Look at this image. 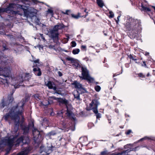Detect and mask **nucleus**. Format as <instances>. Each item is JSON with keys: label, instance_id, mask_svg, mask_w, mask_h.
Wrapping results in <instances>:
<instances>
[{"label": "nucleus", "instance_id": "nucleus-1", "mask_svg": "<svg viewBox=\"0 0 155 155\" xmlns=\"http://www.w3.org/2000/svg\"><path fill=\"white\" fill-rule=\"evenodd\" d=\"M1 64L3 66L0 67V81L4 84H6L8 85L11 84L16 89L21 85L23 78L24 80L28 81L31 78V76L29 74H25L22 76L15 77L11 74L10 68L6 67V62L2 61Z\"/></svg>", "mask_w": 155, "mask_h": 155}, {"label": "nucleus", "instance_id": "nucleus-2", "mask_svg": "<svg viewBox=\"0 0 155 155\" xmlns=\"http://www.w3.org/2000/svg\"><path fill=\"white\" fill-rule=\"evenodd\" d=\"M23 6L18 4L10 3L6 8H0V15L2 12H5L10 14L9 16L14 17L17 15H24L25 16L32 18L35 17L37 10L33 8H31L30 11L23 8Z\"/></svg>", "mask_w": 155, "mask_h": 155}, {"label": "nucleus", "instance_id": "nucleus-3", "mask_svg": "<svg viewBox=\"0 0 155 155\" xmlns=\"http://www.w3.org/2000/svg\"><path fill=\"white\" fill-rule=\"evenodd\" d=\"M25 103L24 101H22L19 102L16 107H13L8 114H7L4 117L5 120L9 122L10 124L12 120L15 123V132L17 131L19 125L20 120L19 116L22 117V113L23 112V106Z\"/></svg>", "mask_w": 155, "mask_h": 155}, {"label": "nucleus", "instance_id": "nucleus-4", "mask_svg": "<svg viewBox=\"0 0 155 155\" xmlns=\"http://www.w3.org/2000/svg\"><path fill=\"white\" fill-rule=\"evenodd\" d=\"M16 137L13 136H11L2 138L0 141V150H2L5 146H7L8 148L6 150L7 152L5 154L7 155L9 153L14 144L17 146L21 142L23 143H26L29 142V138L27 137L22 136L17 140Z\"/></svg>", "mask_w": 155, "mask_h": 155}, {"label": "nucleus", "instance_id": "nucleus-5", "mask_svg": "<svg viewBox=\"0 0 155 155\" xmlns=\"http://www.w3.org/2000/svg\"><path fill=\"white\" fill-rule=\"evenodd\" d=\"M16 137L13 136H11L2 138L0 141V150H2L5 146H7L8 148L6 150L7 152L5 154L7 155L9 153L14 144L17 146L21 142L23 143H26L29 142V138L27 137L22 136L17 140Z\"/></svg>", "mask_w": 155, "mask_h": 155}, {"label": "nucleus", "instance_id": "nucleus-6", "mask_svg": "<svg viewBox=\"0 0 155 155\" xmlns=\"http://www.w3.org/2000/svg\"><path fill=\"white\" fill-rule=\"evenodd\" d=\"M125 26L128 31H131L129 37L131 39L137 38L138 31L141 29L140 20L129 18L127 19Z\"/></svg>", "mask_w": 155, "mask_h": 155}, {"label": "nucleus", "instance_id": "nucleus-7", "mask_svg": "<svg viewBox=\"0 0 155 155\" xmlns=\"http://www.w3.org/2000/svg\"><path fill=\"white\" fill-rule=\"evenodd\" d=\"M64 28L62 24H58L55 25L53 29L50 30L49 34L51 37L54 40H58L59 33L58 31Z\"/></svg>", "mask_w": 155, "mask_h": 155}, {"label": "nucleus", "instance_id": "nucleus-8", "mask_svg": "<svg viewBox=\"0 0 155 155\" xmlns=\"http://www.w3.org/2000/svg\"><path fill=\"white\" fill-rule=\"evenodd\" d=\"M99 104L98 101L96 100H93L90 104V108L89 110H92L96 114L97 118L101 117L100 114L98 113L97 107L98 105Z\"/></svg>", "mask_w": 155, "mask_h": 155}, {"label": "nucleus", "instance_id": "nucleus-9", "mask_svg": "<svg viewBox=\"0 0 155 155\" xmlns=\"http://www.w3.org/2000/svg\"><path fill=\"white\" fill-rule=\"evenodd\" d=\"M82 76L80 78L82 80H86L89 82H92L94 81V78L91 77L89 74V71L87 69L84 67H81Z\"/></svg>", "mask_w": 155, "mask_h": 155}, {"label": "nucleus", "instance_id": "nucleus-10", "mask_svg": "<svg viewBox=\"0 0 155 155\" xmlns=\"http://www.w3.org/2000/svg\"><path fill=\"white\" fill-rule=\"evenodd\" d=\"M140 10L145 14H148L150 17L151 16V15L153 14V12L151 11L150 9L145 5L143 3H142L141 4Z\"/></svg>", "mask_w": 155, "mask_h": 155}, {"label": "nucleus", "instance_id": "nucleus-11", "mask_svg": "<svg viewBox=\"0 0 155 155\" xmlns=\"http://www.w3.org/2000/svg\"><path fill=\"white\" fill-rule=\"evenodd\" d=\"M34 66L37 67L36 68H35L33 69V71L35 74L38 76H40L41 75V72L40 69L38 68V67L40 65V64L39 62V60L37 59L34 61Z\"/></svg>", "mask_w": 155, "mask_h": 155}, {"label": "nucleus", "instance_id": "nucleus-12", "mask_svg": "<svg viewBox=\"0 0 155 155\" xmlns=\"http://www.w3.org/2000/svg\"><path fill=\"white\" fill-rule=\"evenodd\" d=\"M66 107L67 109V111L66 113L67 116L73 122V124H74L75 121L76 120L75 115L72 113L71 110L68 109V107L66 106Z\"/></svg>", "mask_w": 155, "mask_h": 155}, {"label": "nucleus", "instance_id": "nucleus-13", "mask_svg": "<svg viewBox=\"0 0 155 155\" xmlns=\"http://www.w3.org/2000/svg\"><path fill=\"white\" fill-rule=\"evenodd\" d=\"M73 84L74 85L75 88L77 89L76 90L79 91L81 94L86 91V90L83 87L82 85L77 81H74Z\"/></svg>", "mask_w": 155, "mask_h": 155}, {"label": "nucleus", "instance_id": "nucleus-14", "mask_svg": "<svg viewBox=\"0 0 155 155\" xmlns=\"http://www.w3.org/2000/svg\"><path fill=\"white\" fill-rule=\"evenodd\" d=\"M65 59L66 60L70 61L72 63H73V65L74 67L78 68L80 67V65L76 59L69 56L66 57Z\"/></svg>", "mask_w": 155, "mask_h": 155}, {"label": "nucleus", "instance_id": "nucleus-15", "mask_svg": "<svg viewBox=\"0 0 155 155\" xmlns=\"http://www.w3.org/2000/svg\"><path fill=\"white\" fill-rule=\"evenodd\" d=\"M32 149V147H28L23 149L17 155H28L30 153Z\"/></svg>", "mask_w": 155, "mask_h": 155}, {"label": "nucleus", "instance_id": "nucleus-16", "mask_svg": "<svg viewBox=\"0 0 155 155\" xmlns=\"http://www.w3.org/2000/svg\"><path fill=\"white\" fill-rule=\"evenodd\" d=\"M45 84L49 89H52L54 91L56 90V87L54 82L50 81L45 82Z\"/></svg>", "mask_w": 155, "mask_h": 155}, {"label": "nucleus", "instance_id": "nucleus-17", "mask_svg": "<svg viewBox=\"0 0 155 155\" xmlns=\"http://www.w3.org/2000/svg\"><path fill=\"white\" fill-rule=\"evenodd\" d=\"M87 9H85L84 10V12L86 13V14L84 15H81L80 13H78V15H75L73 14H71L72 17L78 19L79 17L85 18L88 15V12H86Z\"/></svg>", "mask_w": 155, "mask_h": 155}, {"label": "nucleus", "instance_id": "nucleus-18", "mask_svg": "<svg viewBox=\"0 0 155 155\" xmlns=\"http://www.w3.org/2000/svg\"><path fill=\"white\" fill-rule=\"evenodd\" d=\"M74 98L76 99L77 100H81L80 97V94H81L79 91H74L73 93Z\"/></svg>", "mask_w": 155, "mask_h": 155}, {"label": "nucleus", "instance_id": "nucleus-19", "mask_svg": "<svg viewBox=\"0 0 155 155\" xmlns=\"http://www.w3.org/2000/svg\"><path fill=\"white\" fill-rule=\"evenodd\" d=\"M33 134L34 137L36 138L38 137L40 134L39 131L37 129L34 128L33 130Z\"/></svg>", "mask_w": 155, "mask_h": 155}, {"label": "nucleus", "instance_id": "nucleus-20", "mask_svg": "<svg viewBox=\"0 0 155 155\" xmlns=\"http://www.w3.org/2000/svg\"><path fill=\"white\" fill-rule=\"evenodd\" d=\"M21 127L22 129L24 130V134H26L28 132L29 130L28 127L25 125H21Z\"/></svg>", "mask_w": 155, "mask_h": 155}, {"label": "nucleus", "instance_id": "nucleus-21", "mask_svg": "<svg viewBox=\"0 0 155 155\" xmlns=\"http://www.w3.org/2000/svg\"><path fill=\"white\" fill-rule=\"evenodd\" d=\"M67 38H64L62 40L61 42L63 44H66L67 43L69 40V37L68 35H66Z\"/></svg>", "mask_w": 155, "mask_h": 155}, {"label": "nucleus", "instance_id": "nucleus-22", "mask_svg": "<svg viewBox=\"0 0 155 155\" xmlns=\"http://www.w3.org/2000/svg\"><path fill=\"white\" fill-rule=\"evenodd\" d=\"M127 151H123L121 153H113L111 155H127Z\"/></svg>", "mask_w": 155, "mask_h": 155}, {"label": "nucleus", "instance_id": "nucleus-23", "mask_svg": "<svg viewBox=\"0 0 155 155\" xmlns=\"http://www.w3.org/2000/svg\"><path fill=\"white\" fill-rule=\"evenodd\" d=\"M97 2L98 5L101 8H102L104 5L103 2L102 0H97Z\"/></svg>", "mask_w": 155, "mask_h": 155}, {"label": "nucleus", "instance_id": "nucleus-24", "mask_svg": "<svg viewBox=\"0 0 155 155\" xmlns=\"http://www.w3.org/2000/svg\"><path fill=\"white\" fill-rule=\"evenodd\" d=\"M80 49L78 48L74 49L72 51V52L74 54H76L80 52Z\"/></svg>", "mask_w": 155, "mask_h": 155}, {"label": "nucleus", "instance_id": "nucleus-25", "mask_svg": "<svg viewBox=\"0 0 155 155\" xmlns=\"http://www.w3.org/2000/svg\"><path fill=\"white\" fill-rule=\"evenodd\" d=\"M56 134V133L54 131H51V132L48 133L46 136L49 137H50L52 135H54Z\"/></svg>", "mask_w": 155, "mask_h": 155}, {"label": "nucleus", "instance_id": "nucleus-26", "mask_svg": "<svg viewBox=\"0 0 155 155\" xmlns=\"http://www.w3.org/2000/svg\"><path fill=\"white\" fill-rule=\"evenodd\" d=\"M71 12V11L70 10H66L65 12H62V13L64 14H66L67 15H70Z\"/></svg>", "mask_w": 155, "mask_h": 155}, {"label": "nucleus", "instance_id": "nucleus-27", "mask_svg": "<svg viewBox=\"0 0 155 155\" xmlns=\"http://www.w3.org/2000/svg\"><path fill=\"white\" fill-rule=\"evenodd\" d=\"M7 104L4 101V100H2V101L0 104L1 107L2 108H3Z\"/></svg>", "mask_w": 155, "mask_h": 155}, {"label": "nucleus", "instance_id": "nucleus-28", "mask_svg": "<svg viewBox=\"0 0 155 155\" xmlns=\"http://www.w3.org/2000/svg\"><path fill=\"white\" fill-rule=\"evenodd\" d=\"M63 113V110L59 111L57 113V114L58 116H60L61 117H63L62 114Z\"/></svg>", "mask_w": 155, "mask_h": 155}, {"label": "nucleus", "instance_id": "nucleus-29", "mask_svg": "<svg viewBox=\"0 0 155 155\" xmlns=\"http://www.w3.org/2000/svg\"><path fill=\"white\" fill-rule=\"evenodd\" d=\"M101 87L98 85H97L95 87V90L97 92H99L101 90Z\"/></svg>", "mask_w": 155, "mask_h": 155}, {"label": "nucleus", "instance_id": "nucleus-30", "mask_svg": "<svg viewBox=\"0 0 155 155\" xmlns=\"http://www.w3.org/2000/svg\"><path fill=\"white\" fill-rule=\"evenodd\" d=\"M71 46L73 47H75L76 45V43L74 41H72L71 43Z\"/></svg>", "mask_w": 155, "mask_h": 155}, {"label": "nucleus", "instance_id": "nucleus-31", "mask_svg": "<svg viewBox=\"0 0 155 155\" xmlns=\"http://www.w3.org/2000/svg\"><path fill=\"white\" fill-rule=\"evenodd\" d=\"M109 17L111 18H112L114 17V14L113 13V12L111 11H110L109 12Z\"/></svg>", "mask_w": 155, "mask_h": 155}, {"label": "nucleus", "instance_id": "nucleus-32", "mask_svg": "<svg viewBox=\"0 0 155 155\" xmlns=\"http://www.w3.org/2000/svg\"><path fill=\"white\" fill-rule=\"evenodd\" d=\"M129 58L130 59H131L134 61H137V59L135 58L134 57L131 55H130V56H129Z\"/></svg>", "mask_w": 155, "mask_h": 155}, {"label": "nucleus", "instance_id": "nucleus-33", "mask_svg": "<svg viewBox=\"0 0 155 155\" xmlns=\"http://www.w3.org/2000/svg\"><path fill=\"white\" fill-rule=\"evenodd\" d=\"M48 13H50L51 15H53V11L51 9H48Z\"/></svg>", "mask_w": 155, "mask_h": 155}, {"label": "nucleus", "instance_id": "nucleus-34", "mask_svg": "<svg viewBox=\"0 0 155 155\" xmlns=\"http://www.w3.org/2000/svg\"><path fill=\"white\" fill-rule=\"evenodd\" d=\"M138 76L140 77H141L142 78H144L145 77V76L144 75H143V74L142 73H139L138 74Z\"/></svg>", "mask_w": 155, "mask_h": 155}, {"label": "nucleus", "instance_id": "nucleus-35", "mask_svg": "<svg viewBox=\"0 0 155 155\" xmlns=\"http://www.w3.org/2000/svg\"><path fill=\"white\" fill-rule=\"evenodd\" d=\"M34 97L37 100H38V99L39 100L40 99L39 98V96L38 94H37L35 95Z\"/></svg>", "mask_w": 155, "mask_h": 155}, {"label": "nucleus", "instance_id": "nucleus-36", "mask_svg": "<svg viewBox=\"0 0 155 155\" xmlns=\"http://www.w3.org/2000/svg\"><path fill=\"white\" fill-rule=\"evenodd\" d=\"M86 46L85 45H82L81 47V48L82 50H86Z\"/></svg>", "mask_w": 155, "mask_h": 155}, {"label": "nucleus", "instance_id": "nucleus-37", "mask_svg": "<svg viewBox=\"0 0 155 155\" xmlns=\"http://www.w3.org/2000/svg\"><path fill=\"white\" fill-rule=\"evenodd\" d=\"M93 126V124L91 123H89L88 124V126L90 128H91V126Z\"/></svg>", "mask_w": 155, "mask_h": 155}, {"label": "nucleus", "instance_id": "nucleus-38", "mask_svg": "<svg viewBox=\"0 0 155 155\" xmlns=\"http://www.w3.org/2000/svg\"><path fill=\"white\" fill-rule=\"evenodd\" d=\"M131 132V130H128L126 132V134L127 135H128Z\"/></svg>", "mask_w": 155, "mask_h": 155}, {"label": "nucleus", "instance_id": "nucleus-39", "mask_svg": "<svg viewBox=\"0 0 155 155\" xmlns=\"http://www.w3.org/2000/svg\"><path fill=\"white\" fill-rule=\"evenodd\" d=\"M58 74L60 77L62 75V74L61 71H58Z\"/></svg>", "mask_w": 155, "mask_h": 155}, {"label": "nucleus", "instance_id": "nucleus-40", "mask_svg": "<svg viewBox=\"0 0 155 155\" xmlns=\"http://www.w3.org/2000/svg\"><path fill=\"white\" fill-rule=\"evenodd\" d=\"M48 48L50 49H52L54 48V46L52 45H50L48 46Z\"/></svg>", "mask_w": 155, "mask_h": 155}, {"label": "nucleus", "instance_id": "nucleus-41", "mask_svg": "<svg viewBox=\"0 0 155 155\" xmlns=\"http://www.w3.org/2000/svg\"><path fill=\"white\" fill-rule=\"evenodd\" d=\"M40 36L41 37V38L43 39V40L44 41L45 40V38L43 37V34H40Z\"/></svg>", "mask_w": 155, "mask_h": 155}, {"label": "nucleus", "instance_id": "nucleus-42", "mask_svg": "<svg viewBox=\"0 0 155 155\" xmlns=\"http://www.w3.org/2000/svg\"><path fill=\"white\" fill-rule=\"evenodd\" d=\"M106 153V152L105 151H102L101 152V154L102 155H104Z\"/></svg>", "mask_w": 155, "mask_h": 155}, {"label": "nucleus", "instance_id": "nucleus-43", "mask_svg": "<svg viewBox=\"0 0 155 155\" xmlns=\"http://www.w3.org/2000/svg\"><path fill=\"white\" fill-rule=\"evenodd\" d=\"M147 139V137H145L143 138H142L141 139H140V140H145V139Z\"/></svg>", "mask_w": 155, "mask_h": 155}, {"label": "nucleus", "instance_id": "nucleus-44", "mask_svg": "<svg viewBox=\"0 0 155 155\" xmlns=\"http://www.w3.org/2000/svg\"><path fill=\"white\" fill-rule=\"evenodd\" d=\"M13 98L12 97H11L10 98V99L9 100V102H12L13 100Z\"/></svg>", "mask_w": 155, "mask_h": 155}, {"label": "nucleus", "instance_id": "nucleus-45", "mask_svg": "<svg viewBox=\"0 0 155 155\" xmlns=\"http://www.w3.org/2000/svg\"><path fill=\"white\" fill-rule=\"evenodd\" d=\"M32 1L35 4H37L38 2V1L36 0H32Z\"/></svg>", "mask_w": 155, "mask_h": 155}, {"label": "nucleus", "instance_id": "nucleus-46", "mask_svg": "<svg viewBox=\"0 0 155 155\" xmlns=\"http://www.w3.org/2000/svg\"><path fill=\"white\" fill-rule=\"evenodd\" d=\"M143 65H144L145 66H146V64L145 62L144 61H143Z\"/></svg>", "mask_w": 155, "mask_h": 155}, {"label": "nucleus", "instance_id": "nucleus-47", "mask_svg": "<svg viewBox=\"0 0 155 155\" xmlns=\"http://www.w3.org/2000/svg\"><path fill=\"white\" fill-rule=\"evenodd\" d=\"M115 112H117V113H118L119 112V110L118 109H116L115 110Z\"/></svg>", "mask_w": 155, "mask_h": 155}, {"label": "nucleus", "instance_id": "nucleus-48", "mask_svg": "<svg viewBox=\"0 0 155 155\" xmlns=\"http://www.w3.org/2000/svg\"><path fill=\"white\" fill-rule=\"evenodd\" d=\"M39 49H40L41 48L42 49L43 48V46H42L40 45L39 47Z\"/></svg>", "mask_w": 155, "mask_h": 155}, {"label": "nucleus", "instance_id": "nucleus-49", "mask_svg": "<svg viewBox=\"0 0 155 155\" xmlns=\"http://www.w3.org/2000/svg\"><path fill=\"white\" fill-rule=\"evenodd\" d=\"M149 52H145V55H148L149 54Z\"/></svg>", "mask_w": 155, "mask_h": 155}, {"label": "nucleus", "instance_id": "nucleus-50", "mask_svg": "<svg viewBox=\"0 0 155 155\" xmlns=\"http://www.w3.org/2000/svg\"><path fill=\"white\" fill-rule=\"evenodd\" d=\"M61 60L62 61H63V63L64 64H66V63L64 61L63 59H61Z\"/></svg>", "mask_w": 155, "mask_h": 155}, {"label": "nucleus", "instance_id": "nucleus-51", "mask_svg": "<svg viewBox=\"0 0 155 155\" xmlns=\"http://www.w3.org/2000/svg\"><path fill=\"white\" fill-rule=\"evenodd\" d=\"M41 104L43 105H46L47 104H44V103H43V102H41Z\"/></svg>", "mask_w": 155, "mask_h": 155}, {"label": "nucleus", "instance_id": "nucleus-52", "mask_svg": "<svg viewBox=\"0 0 155 155\" xmlns=\"http://www.w3.org/2000/svg\"><path fill=\"white\" fill-rule=\"evenodd\" d=\"M119 74H114L113 75V77H114L116 76L117 75H118Z\"/></svg>", "mask_w": 155, "mask_h": 155}, {"label": "nucleus", "instance_id": "nucleus-53", "mask_svg": "<svg viewBox=\"0 0 155 155\" xmlns=\"http://www.w3.org/2000/svg\"><path fill=\"white\" fill-rule=\"evenodd\" d=\"M113 99L114 100H115L116 99V98L115 96H113Z\"/></svg>", "mask_w": 155, "mask_h": 155}, {"label": "nucleus", "instance_id": "nucleus-54", "mask_svg": "<svg viewBox=\"0 0 155 155\" xmlns=\"http://www.w3.org/2000/svg\"><path fill=\"white\" fill-rule=\"evenodd\" d=\"M135 61L136 63H137V64H139L140 63V62H138V61H137H137Z\"/></svg>", "mask_w": 155, "mask_h": 155}, {"label": "nucleus", "instance_id": "nucleus-55", "mask_svg": "<svg viewBox=\"0 0 155 155\" xmlns=\"http://www.w3.org/2000/svg\"><path fill=\"white\" fill-rule=\"evenodd\" d=\"M152 7L153 8V9H154V10H155V12H154V13H155V6H152Z\"/></svg>", "mask_w": 155, "mask_h": 155}, {"label": "nucleus", "instance_id": "nucleus-56", "mask_svg": "<svg viewBox=\"0 0 155 155\" xmlns=\"http://www.w3.org/2000/svg\"><path fill=\"white\" fill-rule=\"evenodd\" d=\"M62 51H64L65 52H68V51H67V50H62Z\"/></svg>", "mask_w": 155, "mask_h": 155}, {"label": "nucleus", "instance_id": "nucleus-57", "mask_svg": "<svg viewBox=\"0 0 155 155\" xmlns=\"http://www.w3.org/2000/svg\"><path fill=\"white\" fill-rule=\"evenodd\" d=\"M85 59L87 61L88 60V58H85Z\"/></svg>", "mask_w": 155, "mask_h": 155}, {"label": "nucleus", "instance_id": "nucleus-58", "mask_svg": "<svg viewBox=\"0 0 155 155\" xmlns=\"http://www.w3.org/2000/svg\"><path fill=\"white\" fill-rule=\"evenodd\" d=\"M120 17V16H118V17H117V19L118 20L119 19V18Z\"/></svg>", "mask_w": 155, "mask_h": 155}, {"label": "nucleus", "instance_id": "nucleus-59", "mask_svg": "<svg viewBox=\"0 0 155 155\" xmlns=\"http://www.w3.org/2000/svg\"><path fill=\"white\" fill-rule=\"evenodd\" d=\"M149 75V73L147 74V76H148Z\"/></svg>", "mask_w": 155, "mask_h": 155}, {"label": "nucleus", "instance_id": "nucleus-60", "mask_svg": "<svg viewBox=\"0 0 155 155\" xmlns=\"http://www.w3.org/2000/svg\"><path fill=\"white\" fill-rule=\"evenodd\" d=\"M51 115H53V113L52 112L51 113Z\"/></svg>", "mask_w": 155, "mask_h": 155}]
</instances>
